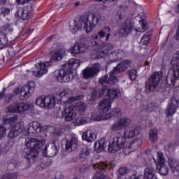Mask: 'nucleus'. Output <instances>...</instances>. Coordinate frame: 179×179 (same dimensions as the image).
<instances>
[{
  "label": "nucleus",
  "mask_w": 179,
  "mask_h": 179,
  "mask_svg": "<svg viewBox=\"0 0 179 179\" xmlns=\"http://www.w3.org/2000/svg\"><path fill=\"white\" fill-rule=\"evenodd\" d=\"M98 23L99 18L94 14H90L87 16H81L78 22L74 21L73 24L70 25V30L75 34L78 30H80L83 27L86 33H90Z\"/></svg>",
  "instance_id": "nucleus-1"
},
{
  "label": "nucleus",
  "mask_w": 179,
  "mask_h": 179,
  "mask_svg": "<svg viewBox=\"0 0 179 179\" xmlns=\"http://www.w3.org/2000/svg\"><path fill=\"white\" fill-rule=\"evenodd\" d=\"M79 65V59H71L63 64V69L55 71V78H57L58 82H64L65 83L71 82L73 79L72 68H78Z\"/></svg>",
  "instance_id": "nucleus-2"
},
{
  "label": "nucleus",
  "mask_w": 179,
  "mask_h": 179,
  "mask_svg": "<svg viewBox=\"0 0 179 179\" xmlns=\"http://www.w3.org/2000/svg\"><path fill=\"white\" fill-rule=\"evenodd\" d=\"M25 145L27 148H24L22 151L23 157L34 162L38 156V150L43 146V142L34 138H27Z\"/></svg>",
  "instance_id": "nucleus-3"
},
{
  "label": "nucleus",
  "mask_w": 179,
  "mask_h": 179,
  "mask_svg": "<svg viewBox=\"0 0 179 179\" xmlns=\"http://www.w3.org/2000/svg\"><path fill=\"white\" fill-rule=\"evenodd\" d=\"M17 120V115H14L9 118L4 117L3 119V124H10V129L8 134V138H17L19 135H22V136H27V130H26V127H24V124L22 122L16 123Z\"/></svg>",
  "instance_id": "nucleus-4"
},
{
  "label": "nucleus",
  "mask_w": 179,
  "mask_h": 179,
  "mask_svg": "<svg viewBox=\"0 0 179 179\" xmlns=\"http://www.w3.org/2000/svg\"><path fill=\"white\" fill-rule=\"evenodd\" d=\"M172 65V73H169L166 77V83L171 87H179V53L176 52L173 55L171 60Z\"/></svg>",
  "instance_id": "nucleus-5"
},
{
  "label": "nucleus",
  "mask_w": 179,
  "mask_h": 179,
  "mask_svg": "<svg viewBox=\"0 0 179 179\" xmlns=\"http://www.w3.org/2000/svg\"><path fill=\"white\" fill-rule=\"evenodd\" d=\"M64 54L65 50H64V49H59L58 50H56L52 56V59L50 61L45 63H38L35 65V66L39 70L38 71H32V73L35 76H43V75H45V73L48 72V69L47 68L48 66H50L51 61H61Z\"/></svg>",
  "instance_id": "nucleus-6"
},
{
  "label": "nucleus",
  "mask_w": 179,
  "mask_h": 179,
  "mask_svg": "<svg viewBox=\"0 0 179 179\" xmlns=\"http://www.w3.org/2000/svg\"><path fill=\"white\" fill-rule=\"evenodd\" d=\"M111 104H113V101L110 99L105 98L101 101L99 103L98 108L99 110V113H92V119L95 121H101L103 120H107L106 113H108L111 110Z\"/></svg>",
  "instance_id": "nucleus-7"
},
{
  "label": "nucleus",
  "mask_w": 179,
  "mask_h": 179,
  "mask_svg": "<svg viewBox=\"0 0 179 179\" xmlns=\"http://www.w3.org/2000/svg\"><path fill=\"white\" fill-rule=\"evenodd\" d=\"M162 79H163V73L160 71L154 72L145 83V93L154 92L155 89L159 86V83H160Z\"/></svg>",
  "instance_id": "nucleus-8"
},
{
  "label": "nucleus",
  "mask_w": 179,
  "mask_h": 179,
  "mask_svg": "<svg viewBox=\"0 0 179 179\" xmlns=\"http://www.w3.org/2000/svg\"><path fill=\"white\" fill-rule=\"evenodd\" d=\"M125 143H127V138L125 136H116L113 139L112 142L109 143L108 150L110 153H115L120 149H124Z\"/></svg>",
  "instance_id": "nucleus-9"
},
{
  "label": "nucleus",
  "mask_w": 179,
  "mask_h": 179,
  "mask_svg": "<svg viewBox=\"0 0 179 179\" xmlns=\"http://www.w3.org/2000/svg\"><path fill=\"white\" fill-rule=\"evenodd\" d=\"M33 107L31 103H24L23 102H15L13 105H11L6 108L7 113H15V114H20V113H24L30 110Z\"/></svg>",
  "instance_id": "nucleus-10"
},
{
  "label": "nucleus",
  "mask_w": 179,
  "mask_h": 179,
  "mask_svg": "<svg viewBox=\"0 0 179 179\" xmlns=\"http://www.w3.org/2000/svg\"><path fill=\"white\" fill-rule=\"evenodd\" d=\"M36 104L42 108H54L55 98L51 96H41L36 99Z\"/></svg>",
  "instance_id": "nucleus-11"
},
{
  "label": "nucleus",
  "mask_w": 179,
  "mask_h": 179,
  "mask_svg": "<svg viewBox=\"0 0 179 179\" xmlns=\"http://www.w3.org/2000/svg\"><path fill=\"white\" fill-rule=\"evenodd\" d=\"M155 163H157V169L161 176H167L169 174V168L166 166L164 163H166V159H164V155L163 152H158L157 159L154 158Z\"/></svg>",
  "instance_id": "nucleus-12"
},
{
  "label": "nucleus",
  "mask_w": 179,
  "mask_h": 179,
  "mask_svg": "<svg viewBox=\"0 0 179 179\" xmlns=\"http://www.w3.org/2000/svg\"><path fill=\"white\" fill-rule=\"evenodd\" d=\"M94 170H96V173H94L92 179H107L106 176L103 175L102 171H106V169L110 170L112 168L111 164L101 162V164H96L93 165Z\"/></svg>",
  "instance_id": "nucleus-13"
},
{
  "label": "nucleus",
  "mask_w": 179,
  "mask_h": 179,
  "mask_svg": "<svg viewBox=\"0 0 179 179\" xmlns=\"http://www.w3.org/2000/svg\"><path fill=\"white\" fill-rule=\"evenodd\" d=\"M131 122L132 120L129 117H120L115 122L111 128L113 131L127 129L131 125Z\"/></svg>",
  "instance_id": "nucleus-14"
},
{
  "label": "nucleus",
  "mask_w": 179,
  "mask_h": 179,
  "mask_svg": "<svg viewBox=\"0 0 179 179\" xmlns=\"http://www.w3.org/2000/svg\"><path fill=\"white\" fill-rule=\"evenodd\" d=\"M142 145V139L141 138H136L131 141L129 143L126 144V147L123 150L124 155H129L131 152H135L141 148Z\"/></svg>",
  "instance_id": "nucleus-15"
},
{
  "label": "nucleus",
  "mask_w": 179,
  "mask_h": 179,
  "mask_svg": "<svg viewBox=\"0 0 179 179\" xmlns=\"http://www.w3.org/2000/svg\"><path fill=\"white\" fill-rule=\"evenodd\" d=\"M101 66L99 63H95L92 67H87L84 69L83 76L85 79L93 78L100 72Z\"/></svg>",
  "instance_id": "nucleus-16"
},
{
  "label": "nucleus",
  "mask_w": 179,
  "mask_h": 179,
  "mask_svg": "<svg viewBox=\"0 0 179 179\" xmlns=\"http://www.w3.org/2000/svg\"><path fill=\"white\" fill-rule=\"evenodd\" d=\"M81 99L82 96H71L67 99V103H70V104L75 103L73 106L75 110L83 113V111L86 110V103L79 101Z\"/></svg>",
  "instance_id": "nucleus-17"
},
{
  "label": "nucleus",
  "mask_w": 179,
  "mask_h": 179,
  "mask_svg": "<svg viewBox=\"0 0 179 179\" xmlns=\"http://www.w3.org/2000/svg\"><path fill=\"white\" fill-rule=\"evenodd\" d=\"M59 147H57L55 143H51L46 145L43 151V155L48 157H54L58 155Z\"/></svg>",
  "instance_id": "nucleus-18"
},
{
  "label": "nucleus",
  "mask_w": 179,
  "mask_h": 179,
  "mask_svg": "<svg viewBox=\"0 0 179 179\" xmlns=\"http://www.w3.org/2000/svg\"><path fill=\"white\" fill-rule=\"evenodd\" d=\"M34 92V83L24 85L22 88H21L20 92V100H24V99H27V97H29V96H30L31 94H33Z\"/></svg>",
  "instance_id": "nucleus-19"
},
{
  "label": "nucleus",
  "mask_w": 179,
  "mask_h": 179,
  "mask_svg": "<svg viewBox=\"0 0 179 179\" xmlns=\"http://www.w3.org/2000/svg\"><path fill=\"white\" fill-rule=\"evenodd\" d=\"M62 115L65 121H72L76 117V110L73 106H70L64 109Z\"/></svg>",
  "instance_id": "nucleus-20"
},
{
  "label": "nucleus",
  "mask_w": 179,
  "mask_h": 179,
  "mask_svg": "<svg viewBox=\"0 0 179 179\" xmlns=\"http://www.w3.org/2000/svg\"><path fill=\"white\" fill-rule=\"evenodd\" d=\"M129 66H131V61L124 60L116 66L113 71V74L117 75V73H121V72L127 71Z\"/></svg>",
  "instance_id": "nucleus-21"
},
{
  "label": "nucleus",
  "mask_w": 179,
  "mask_h": 179,
  "mask_svg": "<svg viewBox=\"0 0 179 179\" xmlns=\"http://www.w3.org/2000/svg\"><path fill=\"white\" fill-rule=\"evenodd\" d=\"M178 104L179 101L178 99H172L166 110L167 115H173V114H175L177 108H178Z\"/></svg>",
  "instance_id": "nucleus-22"
},
{
  "label": "nucleus",
  "mask_w": 179,
  "mask_h": 179,
  "mask_svg": "<svg viewBox=\"0 0 179 179\" xmlns=\"http://www.w3.org/2000/svg\"><path fill=\"white\" fill-rule=\"evenodd\" d=\"M78 147V138L73 137L70 140H67L66 142V151L69 153L75 150Z\"/></svg>",
  "instance_id": "nucleus-23"
},
{
  "label": "nucleus",
  "mask_w": 179,
  "mask_h": 179,
  "mask_svg": "<svg viewBox=\"0 0 179 179\" xmlns=\"http://www.w3.org/2000/svg\"><path fill=\"white\" fill-rule=\"evenodd\" d=\"M114 48V45L111 43H102L100 45L99 50H101V54H102V57H106V55H108L110 52Z\"/></svg>",
  "instance_id": "nucleus-24"
},
{
  "label": "nucleus",
  "mask_w": 179,
  "mask_h": 179,
  "mask_svg": "<svg viewBox=\"0 0 179 179\" xmlns=\"http://www.w3.org/2000/svg\"><path fill=\"white\" fill-rule=\"evenodd\" d=\"M69 51L71 54H83L85 51H86V45L84 44H75L71 48H69Z\"/></svg>",
  "instance_id": "nucleus-25"
},
{
  "label": "nucleus",
  "mask_w": 179,
  "mask_h": 179,
  "mask_svg": "<svg viewBox=\"0 0 179 179\" xmlns=\"http://www.w3.org/2000/svg\"><path fill=\"white\" fill-rule=\"evenodd\" d=\"M134 27L132 26L131 22L127 21L123 23L122 27L120 30V34H122V36H127V34H129V33L132 31Z\"/></svg>",
  "instance_id": "nucleus-26"
},
{
  "label": "nucleus",
  "mask_w": 179,
  "mask_h": 179,
  "mask_svg": "<svg viewBox=\"0 0 179 179\" xmlns=\"http://www.w3.org/2000/svg\"><path fill=\"white\" fill-rule=\"evenodd\" d=\"M82 139L83 141H85L86 142L92 143L96 140V136L94 135V134H93V131H92V130H87L83 134Z\"/></svg>",
  "instance_id": "nucleus-27"
},
{
  "label": "nucleus",
  "mask_w": 179,
  "mask_h": 179,
  "mask_svg": "<svg viewBox=\"0 0 179 179\" xmlns=\"http://www.w3.org/2000/svg\"><path fill=\"white\" fill-rule=\"evenodd\" d=\"M156 171H155V168L152 166H150L145 169L144 176L147 179H157V176H156Z\"/></svg>",
  "instance_id": "nucleus-28"
},
{
  "label": "nucleus",
  "mask_w": 179,
  "mask_h": 179,
  "mask_svg": "<svg viewBox=\"0 0 179 179\" xmlns=\"http://www.w3.org/2000/svg\"><path fill=\"white\" fill-rule=\"evenodd\" d=\"M92 120L95 121L94 119L89 117V116H84L78 117L76 119V125H78V127L80 125H85V124H89V122H92Z\"/></svg>",
  "instance_id": "nucleus-29"
},
{
  "label": "nucleus",
  "mask_w": 179,
  "mask_h": 179,
  "mask_svg": "<svg viewBox=\"0 0 179 179\" xmlns=\"http://www.w3.org/2000/svg\"><path fill=\"white\" fill-rule=\"evenodd\" d=\"M106 146H107V144L106 143V140L104 138H101L100 141H98L94 143V149L98 153H100L101 150H104Z\"/></svg>",
  "instance_id": "nucleus-30"
},
{
  "label": "nucleus",
  "mask_w": 179,
  "mask_h": 179,
  "mask_svg": "<svg viewBox=\"0 0 179 179\" xmlns=\"http://www.w3.org/2000/svg\"><path fill=\"white\" fill-rule=\"evenodd\" d=\"M122 112H121V109L120 108H113L112 111L106 115L107 120L108 118H112V117H115L118 118V117H121Z\"/></svg>",
  "instance_id": "nucleus-31"
},
{
  "label": "nucleus",
  "mask_w": 179,
  "mask_h": 179,
  "mask_svg": "<svg viewBox=\"0 0 179 179\" xmlns=\"http://www.w3.org/2000/svg\"><path fill=\"white\" fill-rule=\"evenodd\" d=\"M149 138L152 143H156V142H157V140L159 139V136L157 130L156 129H152L150 130Z\"/></svg>",
  "instance_id": "nucleus-32"
},
{
  "label": "nucleus",
  "mask_w": 179,
  "mask_h": 179,
  "mask_svg": "<svg viewBox=\"0 0 179 179\" xmlns=\"http://www.w3.org/2000/svg\"><path fill=\"white\" fill-rule=\"evenodd\" d=\"M119 96H121V92H120V90L115 89H110L109 91V95L108 99H109V100H111L113 103V101H114V99L118 98Z\"/></svg>",
  "instance_id": "nucleus-33"
},
{
  "label": "nucleus",
  "mask_w": 179,
  "mask_h": 179,
  "mask_svg": "<svg viewBox=\"0 0 179 179\" xmlns=\"http://www.w3.org/2000/svg\"><path fill=\"white\" fill-rule=\"evenodd\" d=\"M124 135L126 138H128V139L135 138L139 135V130H138V129H131L128 131H125Z\"/></svg>",
  "instance_id": "nucleus-34"
},
{
  "label": "nucleus",
  "mask_w": 179,
  "mask_h": 179,
  "mask_svg": "<svg viewBox=\"0 0 179 179\" xmlns=\"http://www.w3.org/2000/svg\"><path fill=\"white\" fill-rule=\"evenodd\" d=\"M32 128L34 129V131H30V129H26L27 135L29 134H34V132H41V124L38 122H33Z\"/></svg>",
  "instance_id": "nucleus-35"
},
{
  "label": "nucleus",
  "mask_w": 179,
  "mask_h": 179,
  "mask_svg": "<svg viewBox=\"0 0 179 179\" xmlns=\"http://www.w3.org/2000/svg\"><path fill=\"white\" fill-rule=\"evenodd\" d=\"M16 15L19 16V17H22L23 20H27L29 19V10H23V8H20L17 13Z\"/></svg>",
  "instance_id": "nucleus-36"
},
{
  "label": "nucleus",
  "mask_w": 179,
  "mask_h": 179,
  "mask_svg": "<svg viewBox=\"0 0 179 179\" xmlns=\"http://www.w3.org/2000/svg\"><path fill=\"white\" fill-rule=\"evenodd\" d=\"M91 43L92 45H96V47L100 48V45H101V41L100 40L99 35L94 34L91 36Z\"/></svg>",
  "instance_id": "nucleus-37"
},
{
  "label": "nucleus",
  "mask_w": 179,
  "mask_h": 179,
  "mask_svg": "<svg viewBox=\"0 0 179 179\" xmlns=\"http://www.w3.org/2000/svg\"><path fill=\"white\" fill-rule=\"evenodd\" d=\"M124 54V52L122 50H115L114 52H112L109 53L110 58H113V61H117L118 58H121V55Z\"/></svg>",
  "instance_id": "nucleus-38"
},
{
  "label": "nucleus",
  "mask_w": 179,
  "mask_h": 179,
  "mask_svg": "<svg viewBox=\"0 0 179 179\" xmlns=\"http://www.w3.org/2000/svg\"><path fill=\"white\" fill-rule=\"evenodd\" d=\"M10 31H13V29H12V27L9 24H6L1 27L0 29V33L1 34H8V33H10Z\"/></svg>",
  "instance_id": "nucleus-39"
},
{
  "label": "nucleus",
  "mask_w": 179,
  "mask_h": 179,
  "mask_svg": "<svg viewBox=\"0 0 179 179\" xmlns=\"http://www.w3.org/2000/svg\"><path fill=\"white\" fill-rule=\"evenodd\" d=\"M71 94H72V90L69 88H65L59 92L60 97H69Z\"/></svg>",
  "instance_id": "nucleus-40"
},
{
  "label": "nucleus",
  "mask_w": 179,
  "mask_h": 179,
  "mask_svg": "<svg viewBox=\"0 0 179 179\" xmlns=\"http://www.w3.org/2000/svg\"><path fill=\"white\" fill-rule=\"evenodd\" d=\"M89 155H90V149L87 148V147H85L80 153V159H86Z\"/></svg>",
  "instance_id": "nucleus-41"
},
{
  "label": "nucleus",
  "mask_w": 179,
  "mask_h": 179,
  "mask_svg": "<svg viewBox=\"0 0 179 179\" xmlns=\"http://www.w3.org/2000/svg\"><path fill=\"white\" fill-rule=\"evenodd\" d=\"M129 77L131 80H136V78H138V71L136 69H131L128 71Z\"/></svg>",
  "instance_id": "nucleus-42"
},
{
  "label": "nucleus",
  "mask_w": 179,
  "mask_h": 179,
  "mask_svg": "<svg viewBox=\"0 0 179 179\" xmlns=\"http://www.w3.org/2000/svg\"><path fill=\"white\" fill-rule=\"evenodd\" d=\"M8 42L9 40H8L6 35L0 33V45H6V44H8Z\"/></svg>",
  "instance_id": "nucleus-43"
},
{
  "label": "nucleus",
  "mask_w": 179,
  "mask_h": 179,
  "mask_svg": "<svg viewBox=\"0 0 179 179\" xmlns=\"http://www.w3.org/2000/svg\"><path fill=\"white\" fill-rule=\"evenodd\" d=\"M17 173H6L0 179H17Z\"/></svg>",
  "instance_id": "nucleus-44"
},
{
  "label": "nucleus",
  "mask_w": 179,
  "mask_h": 179,
  "mask_svg": "<svg viewBox=\"0 0 179 179\" xmlns=\"http://www.w3.org/2000/svg\"><path fill=\"white\" fill-rule=\"evenodd\" d=\"M157 110V106H156V104L153 103H150L147 104V112L148 113H152L153 111H156Z\"/></svg>",
  "instance_id": "nucleus-45"
},
{
  "label": "nucleus",
  "mask_w": 179,
  "mask_h": 179,
  "mask_svg": "<svg viewBox=\"0 0 179 179\" xmlns=\"http://www.w3.org/2000/svg\"><path fill=\"white\" fill-rule=\"evenodd\" d=\"M99 83L101 85H107L109 84L110 85V81L108 79V75H105L103 76H102L101 78H99Z\"/></svg>",
  "instance_id": "nucleus-46"
},
{
  "label": "nucleus",
  "mask_w": 179,
  "mask_h": 179,
  "mask_svg": "<svg viewBox=\"0 0 179 179\" xmlns=\"http://www.w3.org/2000/svg\"><path fill=\"white\" fill-rule=\"evenodd\" d=\"M168 163L172 169H176L177 166H178V162L174 159H169Z\"/></svg>",
  "instance_id": "nucleus-47"
},
{
  "label": "nucleus",
  "mask_w": 179,
  "mask_h": 179,
  "mask_svg": "<svg viewBox=\"0 0 179 179\" xmlns=\"http://www.w3.org/2000/svg\"><path fill=\"white\" fill-rule=\"evenodd\" d=\"M150 38V36L144 34L140 41L141 44H143V45L148 44V43H149Z\"/></svg>",
  "instance_id": "nucleus-48"
},
{
  "label": "nucleus",
  "mask_w": 179,
  "mask_h": 179,
  "mask_svg": "<svg viewBox=\"0 0 179 179\" xmlns=\"http://www.w3.org/2000/svg\"><path fill=\"white\" fill-rule=\"evenodd\" d=\"M15 138H9L8 143L6 144L5 148L7 150L10 149L15 145Z\"/></svg>",
  "instance_id": "nucleus-49"
},
{
  "label": "nucleus",
  "mask_w": 179,
  "mask_h": 179,
  "mask_svg": "<svg viewBox=\"0 0 179 179\" xmlns=\"http://www.w3.org/2000/svg\"><path fill=\"white\" fill-rule=\"evenodd\" d=\"M147 29L148 24H145V22H141V28H138V31L137 32V34H141V33H145Z\"/></svg>",
  "instance_id": "nucleus-50"
},
{
  "label": "nucleus",
  "mask_w": 179,
  "mask_h": 179,
  "mask_svg": "<svg viewBox=\"0 0 179 179\" xmlns=\"http://www.w3.org/2000/svg\"><path fill=\"white\" fill-rule=\"evenodd\" d=\"M6 136V128L0 125V140Z\"/></svg>",
  "instance_id": "nucleus-51"
},
{
  "label": "nucleus",
  "mask_w": 179,
  "mask_h": 179,
  "mask_svg": "<svg viewBox=\"0 0 179 179\" xmlns=\"http://www.w3.org/2000/svg\"><path fill=\"white\" fill-rule=\"evenodd\" d=\"M101 93L102 96L108 97V96L110 94V90H108L107 87H103L101 90Z\"/></svg>",
  "instance_id": "nucleus-52"
},
{
  "label": "nucleus",
  "mask_w": 179,
  "mask_h": 179,
  "mask_svg": "<svg viewBox=\"0 0 179 179\" xmlns=\"http://www.w3.org/2000/svg\"><path fill=\"white\" fill-rule=\"evenodd\" d=\"M118 82V79L117 78V76L114 75H110L109 78V85H111L113 83H117Z\"/></svg>",
  "instance_id": "nucleus-53"
},
{
  "label": "nucleus",
  "mask_w": 179,
  "mask_h": 179,
  "mask_svg": "<svg viewBox=\"0 0 179 179\" xmlns=\"http://www.w3.org/2000/svg\"><path fill=\"white\" fill-rule=\"evenodd\" d=\"M128 171V168L127 167H122L119 169V174L120 176H125Z\"/></svg>",
  "instance_id": "nucleus-54"
},
{
  "label": "nucleus",
  "mask_w": 179,
  "mask_h": 179,
  "mask_svg": "<svg viewBox=\"0 0 179 179\" xmlns=\"http://www.w3.org/2000/svg\"><path fill=\"white\" fill-rule=\"evenodd\" d=\"M105 31L107 33L105 41H108V39L110 38V31H111V29L110 28V27L107 26V27H105Z\"/></svg>",
  "instance_id": "nucleus-55"
},
{
  "label": "nucleus",
  "mask_w": 179,
  "mask_h": 179,
  "mask_svg": "<svg viewBox=\"0 0 179 179\" xmlns=\"http://www.w3.org/2000/svg\"><path fill=\"white\" fill-rule=\"evenodd\" d=\"M139 110L141 112L147 111V103H141L139 106Z\"/></svg>",
  "instance_id": "nucleus-56"
},
{
  "label": "nucleus",
  "mask_w": 179,
  "mask_h": 179,
  "mask_svg": "<svg viewBox=\"0 0 179 179\" xmlns=\"http://www.w3.org/2000/svg\"><path fill=\"white\" fill-rule=\"evenodd\" d=\"M62 135H64V133L59 130H56L53 134V136L55 138H57L58 136H62Z\"/></svg>",
  "instance_id": "nucleus-57"
},
{
  "label": "nucleus",
  "mask_w": 179,
  "mask_h": 179,
  "mask_svg": "<svg viewBox=\"0 0 179 179\" xmlns=\"http://www.w3.org/2000/svg\"><path fill=\"white\" fill-rule=\"evenodd\" d=\"M10 12V10H9L8 8H1V13H3V16H5V15H9Z\"/></svg>",
  "instance_id": "nucleus-58"
},
{
  "label": "nucleus",
  "mask_w": 179,
  "mask_h": 179,
  "mask_svg": "<svg viewBox=\"0 0 179 179\" xmlns=\"http://www.w3.org/2000/svg\"><path fill=\"white\" fill-rule=\"evenodd\" d=\"M31 0H17V2L19 5H24V3H28Z\"/></svg>",
  "instance_id": "nucleus-59"
},
{
  "label": "nucleus",
  "mask_w": 179,
  "mask_h": 179,
  "mask_svg": "<svg viewBox=\"0 0 179 179\" xmlns=\"http://www.w3.org/2000/svg\"><path fill=\"white\" fill-rule=\"evenodd\" d=\"M98 36L99 37V38H103V37H106V32L104 31H100L98 33Z\"/></svg>",
  "instance_id": "nucleus-60"
},
{
  "label": "nucleus",
  "mask_w": 179,
  "mask_h": 179,
  "mask_svg": "<svg viewBox=\"0 0 179 179\" xmlns=\"http://www.w3.org/2000/svg\"><path fill=\"white\" fill-rule=\"evenodd\" d=\"M91 96L92 100H94L97 97V91L96 90H92Z\"/></svg>",
  "instance_id": "nucleus-61"
},
{
  "label": "nucleus",
  "mask_w": 179,
  "mask_h": 179,
  "mask_svg": "<svg viewBox=\"0 0 179 179\" xmlns=\"http://www.w3.org/2000/svg\"><path fill=\"white\" fill-rule=\"evenodd\" d=\"M115 17L117 19V20H121V19H122V14H121V13H117Z\"/></svg>",
  "instance_id": "nucleus-62"
},
{
  "label": "nucleus",
  "mask_w": 179,
  "mask_h": 179,
  "mask_svg": "<svg viewBox=\"0 0 179 179\" xmlns=\"http://www.w3.org/2000/svg\"><path fill=\"white\" fill-rule=\"evenodd\" d=\"M135 179H145V176L143 175L136 176L135 175Z\"/></svg>",
  "instance_id": "nucleus-63"
},
{
  "label": "nucleus",
  "mask_w": 179,
  "mask_h": 179,
  "mask_svg": "<svg viewBox=\"0 0 179 179\" xmlns=\"http://www.w3.org/2000/svg\"><path fill=\"white\" fill-rule=\"evenodd\" d=\"M5 95V88L3 89V91L0 92V100Z\"/></svg>",
  "instance_id": "nucleus-64"
}]
</instances>
